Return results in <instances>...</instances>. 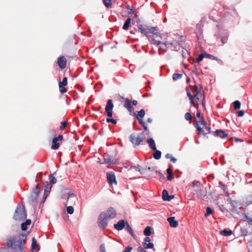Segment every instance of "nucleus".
<instances>
[{
	"label": "nucleus",
	"mask_w": 252,
	"mask_h": 252,
	"mask_svg": "<svg viewBox=\"0 0 252 252\" xmlns=\"http://www.w3.org/2000/svg\"><path fill=\"white\" fill-rule=\"evenodd\" d=\"M66 60L64 56H61L58 59V64L61 69H63L66 66Z\"/></svg>",
	"instance_id": "nucleus-15"
},
{
	"label": "nucleus",
	"mask_w": 252,
	"mask_h": 252,
	"mask_svg": "<svg viewBox=\"0 0 252 252\" xmlns=\"http://www.w3.org/2000/svg\"><path fill=\"white\" fill-rule=\"evenodd\" d=\"M192 186L193 187H195V186H200V183L198 182H196V181H194L192 182Z\"/></svg>",
	"instance_id": "nucleus-60"
},
{
	"label": "nucleus",
	"mask_w": 252,
	"mask_h": 252,
	"mask_svg": "<svg viewBox=\"0 0 252 252\" xmlns=\"http://www.w3.org/2000/svg\"><path fill=\"white\" fill-rule=\"evenodd\" d=\"M245 221H247L249 224H252V218H250L247 215L245 214L244 215Z\"/></svg>",
	"instance_id": "nucleus-40"
},
{
	"label": "nucleus",
	"mask_w": 252,
	"mask_h": 252,
	"mask_svg": "<svg viewBox=\"0 0 252 252\" xmlns=\"http://www.w3.org/2000/svg\"><path fill=\"white\" fill-rule=\"evenodd\" d=\"M195 127L197 129V130L198 131V134H203L204 135H206L207 133L204 132V131L203 129L199 126L198 124H196L195 125Z\"/></svg>",
	"instance_id": "nucleus-28"
},
{
	"label": "nucleus",
	"mask_w": 252,
	"mask_h": 252,
	"mask_svg": "<svg viewBox=\"0 0 252 252\" xmlns=\"http://www.w3.org/2000/svg\"><path fill=\"white\" fill-rule=\"evenodd\" d=\"M151 241V239L150 237H146L145 238H144V242H149L150 243V242Z\"/></svg>",
	"instance_id": "nucleus-61"
},
{
	"label": "nucleus",
	"mask_w": 252,
	"mask_h": 252,
	"mask_svg": "<svg viewBox=\"0 0 252 252\" xmlns=\"http://www.w3.org/2000/svg\"><path fill=\"white\" fill-rule=\"evenodd\" d=\"M42 173L40 172L38 173L37 175L36 178L35 179V182H41L42 181Z\"/></svg>",
	"instance_id": "nucleus-42"
},
{
	"label": "nucleus",
	"mask_w": 252,
	"mask_h": 252,
	"mask_svg": "<svg viewBox=\"0 0 252 252\" xmlns=\"http://www.w3.org/2000/svg\"><path fill=\"white\" fill-rule=\"evenodd\" d=\"M143 247L145 249H153L154 248V244L152 243H147L146 242H143Z\"/></svg>",
	"instance_id": "nucleus-29"
},
{
	"label": "nucleus",
	"mask_w": 252,
	"mask_h": 252,
	"mask_svg": "<svg viewBox=\"0 0 252 252\" xmlns=\"http://www.w3.org/2000/svg\"><path fill=\"white\" fill-rule=\"evenodd\" d=\"M26 240V236L24 235L17 237H10L7 239V247L11 248L15 251L23 252Z\"/></svg>",
	"instance_id": "nucleus-2"
},
{
	"label": "nucleus",
	"mask_w": 252,
	"mask_h": 252,
	"mask_svg": "<svg viewBox=\"0 0 252 252\" xmlns=\"http://www.w3.org/2000/svg\"><path fill=\"white\" fill-rule=\"evenodd\" d=\"M147 143L149 144L150 148L153 150H156L157 148L155 141L153 138H149L147 140Z\"/></svg>",
	"instance_id": "nucleus-20"
},
{
	"label": "nucleus",
	"mask_w": 252,
	"mask_h": 252,
	"mask_svg": "<svg viewBox=\"0 0 252 252\" xmlns=\"http://www.w3.org/2000/svg\"><path fill=\"white\" fill-rule=\"evenodd\" d=\"M126 9H127L128 10H129L128 11V13L129 14H130L132 13V9L131 8L130 5H126Z\"/></svg>",
	"instance_id": "nucleus-57"
},
{
	"label": "nucleus",
	"mask_w": 252,
	"mask_h": 252,
	"mask_svg": "<svg viewBox=\"0 0 252 252\" xmlns=\"http://www.w3.org/2000/svg\"><path fill=\"white\" fill-rule=\"evenodd\" d=\"M163 44L165 46H168V47H170L172 48V50L175 51H178L180 49V44L178 41H166L164 42Z\"/></svg>",
	"instance_id": "nucleus-9"
},
{
	"label": "nucleus",
	"mask_w": 252,
	"mask_h": 252,
	"mask_svg": "<svg viewBox=\"0 0 252 252\" xmlns=\"http://www.w3.org/2000/svg\"><path fill=\"white\" fill-rule=\"evenodd\" d=\"M31 223V220L30 219L27 220L26 221L21 224V229L22 230L25 231L27 229V225Z\"/></svg>",
	"instance_id": "nucleus-21"
},
{
	"label": "nucleus",
	"mask_w": 252,
	"mask_h": 252,
	"mask_svg": "<svg viewBox=\"0 0 252 252\" xmlns=\"http://www.w3.org/2000/svg\"><path fill=\"white\" fill-rule=\"evenodd\" d=\"M192 91H193V94H191L190 91L189 90H187V94L189 98L191 104L193 105H195V104L194 103V102H193V99H194V98H195L198 95V94L199 93V91L198 90L197 87L195 86L193 88Z\"/></svg>",
	"instance_id": "nucleus-7"
},
{
	"label": "nucleus",
	"mask_w": 252,
	"mask_h": 252,
	"mask_svg": "<svg viewBox=\"0 0 252 252\" xmlns=\"http://www.w3.org/2000/svg\"><path fill=\"white\" fill-rule=\"evenodd\" d=\"M145 138L144 132L143 131L138 133L137 135L133 133L130 135L129 138V141L133 145L134 147H135L139 145L141 142H142Z\"/></svg>",
	"instance_id": "nucleus-3"
},
{
	"label": "nucleus",
	"mask_w": 252,
	"mask_h": 252,
	"mask_svg": "<svg viewBox=\"0 0 252 252\" xmlns=\"http://www.w3.org/2000/svg\"><path fill=\"white\" fill-rule=\"evenodd\" d=\"M37 197H38V195L32 192L31 197H30L31 200L32 202L34 203V202H35Z\"/></svg>",
	"instance_id": "nucleus-39"
},
{
	"label": "nucleus",
	"mask_w": 252,
	"mask_h": 252,
	"mask_svg": "<svg viewBox=\"0 0 252 252\" xmlns=\"http://www.w3.org/2000/svg\"><path fill=\"white\" fill-rule=\"evenodd\" d=\"M130 22L131 19L130 18H127L124 23V25L123 27V29L124 30H127L129 27Z\"/></svg>",
	"instance_id": "nucleus-23"
},
{
	"label": "nucleus",
	"mask_w": 252,
	"mask_h": 252,
	"mask_svg": "<svg viewBox=\"0 0 252 252\" xmlns=\"http://www.w3.org/2000/svg\"><path fill=\"white\" fill-rule=\"evenodd\" d=\"M232 231L231 230L223 229L220 231V234L221 235L225 236H228L232 234Z\"/></svg>",
	"instance_id": "nucleus-24"
},
{
	"label": "nucleus",
	"mask_w": 252,
	"mask_h": 252,
	"mask_svg": "<svg viewBox=\"0 0 252 252\" xmlns=\"http://www.w3.org/2000/svg\"><path fill=\"white\" fill-rule=\"evenodd\" d=\"M214 36L216 37L217 41H220L222 44L227 42L228 35L227 33L224 32V33L220 31L218 33H215Z\"/></svg>",
	"instance_id": "nucleus-6"
},
{
	"label": "nucleus",
	"mask_w": 252,
	"mask_h": 252,
	"mask_svg": "<svg viewBox=\"0 0 252 252\" xmlns=\"http://www.w3.org/2000/svg\"><path fill=\"white\" fill-rule=\"evenodd\" d=\"M185 118L187 121H189L191 119L192 117L190 113L187 112L185 114Z\"/></svg>",
	"instance_id": "nucleus-50"
},
{
	"label": "nucleus",
	"mask_w": 252,
	"mask_h": 252,
	"mask_svg": "<svg viewBox=\"0 0 252 252\" xmlns=\"http://www.w3.org/2000/svg\"><path fill=\"white\" fill-rule=\"evenodd\" d=\"M216 136L220 137L221 138H225L228 137L227 134L223 130L217 129L215 132Z\"/></svg>",
	"instance_id": "nucleus-16"
},
{
	"label": "nucleus",
	"mask_w": 252,
	"mask_h": 252,
	"mask_svg": "<svg viewBox=\"0 0 252 252\" xmlns=\"http://www.w3.org/2000/svg\"><path fill=\"white\" fill-rule=\"evenodd\" d=\"M66 125H67V122L66 121H63L61 123V125L60 127V129L61 130H63L65 126H66Z\"/></svg>",
	"instance_id": "nucleus-46"
},
{
	"label": "nucleus",
	"mask_w": 252,
	"mask_h": 252,
	"mask_svg": "<svg viewBox=\"0 0 252 252\" xmlns=\"http://www.w3.org/2000/svg\"><path fill=\"white\" fill-rule=\"evenodd\" d=\"M67 78L66 77H64L63 78V80L62 82H60L59 83V86H65L67 85Z\"/></svg>",
	"instance_id": "nucleus-38"
},
{
	"label": "nucleus",
	"mask_w": 252,
	"mask_h": 252,
	"mask_svg": "<svg viewBox=\"0 0 252 252\" xmlns=\"http://www.w3.org/2000/svg\"><path fill=\"white\" fill-rule=\"evenodd\" d=\"M108 218L105 214L101 213L98 219V225L102 230H104L108 224Z\"/></svg>",
	"instance_id": "nucleus-5"
},
{
	"label": "nucleus",
	"mask_w": 252,
	"mask_h": 252,
	"mask_svg": "<svg viewBox=\"0 0 252 252\" xmlns=\"http://www.w3.org/2000/svg\"><path fill=\"white\" fill-rule=\"evenodd\" d=\"M111 117H109L108 118L106 119V122L108 123H112L113 124H117V120H115V119H112L111 118Z\"/></svg>",
	"instance_id": "nucleus-43"
},
{
	"label": "nucleus",
	"mask_w": 252,
	"mask_h": 252,
	"mask_svg": "<svg viewBox=\"0 0 252 252\" xmlns=\"http://www.w3.org/2000/svg\"><path fill=\"white\" fill-rule=\"evenodd\" d=\"M204 58V55L203 54H200L198 58L196 59V63H199L200 62L202 61Z\"/></svg>",
	"instance_id": "nucleus-49"
},
{
	"label": "nucleus",
	"mask_w": 252,
	"mask_h": 252,
	"mask_svg": "<svg viewBox=\"0 0 252 252\" xmlns=\"http://www.w3.org/2000/svg\"><path fill=\"white\" fill-rule=\"evenodd\" d=\"M145 115V111L144 109H141L140 111L137 112V114L136 115L134 113V115L136 116V118L138 121L139 124H144V122L142 120V118Z\"/></svg>",
	"instance_id": "nucleus-13"
},
{
	"label": "nucleus",
	"mask_w": 252,
	"mask_h": 252,
	"mask_svg": "<svg viewBox=\"0 0 252 252\" xmlns=\"http://www.w3.org/2000/svg\"><path fill=\"white\" fill-rule=\"evenodd\" d=\"M151 234V228L150 226H147L144 230V234L148 236H150Z\"/></svg>",
	"instance_id": "nucleus-31"
},
{
	"label": "nucleus",
	"mask_w": 252,
	"mask_h": 252,
	"mask_svg": "<svg viewBox=\"0 0 252 252\" xmlns=\"http://www.w3.org/2000/svg\"><path fill=\"white\" fill-rule=\"evenodd\" d=\"M138 252H147L144 249V247L139 246L137 248Z\"/></svg>",
	"instance_id": "nucleus-54"
},
{
	"label": "nucleus",
	"mask_w": 252,
	"mask_h": 252,
	"mask_svg": "<svg viewBox=\"0 0 252 252\" xmlns=\"http://www.w3.org/2000/svg\"><path fill=\"white\" fill-rule=\"evenodd\" d=\"M163 43L161 42L160 44H162V46H161L159 48V54H163L164 53H165L166 51V48H168V46H165L164 44H163Z\"/></svg>",
	"instance_id": "nucleus-26"
},
{
	"label": "nucleus",
	"mask_w": 252,
	"mask_h": 252,
	"mask_svg": "<svg viewBox=\"0 0 252 252\" xmlns=\"http://www.w3.org/2000/svg\"><path fill=\"white\" fill-rule=\"evenodd\" d=\"M174 198L173 195H169L168 191L164 189L162 191V199L164 201H170L172 199Z\"/></svg>",
	"instance_id": "nucleus-17"
},
{
	"label": "nucleus",
	"mask_w": 252,
	"mask_h": 252,
	"mask_svg": "<svg viewBox=\"0 0 252 252\" xmlns=\"http://www.w3.org/2000/svg\"><path fill=\"white\" fill-rule=\"evenodd\" d=\"M229 203L232 206V209L236 210L237 207V202L235 200L230 199Z\"/></svg>",
	"instance_id": "nucleus-32"
},
{
	"label": "nucleus",
	"mask_w": 252,
	"mask_h": 252,
	"mask_svg": "<svg viewBox=\"0 0 252 252\" xmlns=\"http://www.w3.org/2000/svg\"><path fill=\"white\" fill-rule=\"evenodd\" d=\"M104 214H105L106 215V217L108 219H113L115 218L116 216V211L112 207L109 208L106 213H104Z\"/></svg>",
	"instance_id": "nucleus-14"
},
{
	"label": "nucleus",
	"mask_w": 252,
	"mask_h": 252,
	"mask_svg": "<svg viewBox=\"0 0 252 252\" xmlns=\"http://www.w3.org/2000/svg\"><path fill=\"white\" fill-rule=\"evenodd\" d=\"M132 250V247L130 246H128L125 248L123 252H131Z\"/></svg>",
	"instance_id": "nucleus-55"
},
{
	"label": "nucleus",
	"mask_w": 252,
	"mask_h": 252,
	"mask_svg": "<svg viewBox=\"0 0 252 252\" xmlns=\"http://www.w3.org/2000/svg\"><path fill=\"white\" fill-rule=\"evenodd\" d=\"M52 186L51 184H50V183H49V182H47L46 185V186L45 187V189H44L45 192H50L51 188H52Z\"/></svg>",
	"instance_id": "nucleus-36"
},
{
	"label": "nucleus",
	"mask_w": 252,
	"mask_h": 252,
	"mask_svg": "<svg viewBox=\"0 0 252 252\" xmlns=\"http://www.w3.org/2000/svg\"><path fill=\"white\" fill-rule=\"evenodd\" d=\"M49 183L50 184H54L57 182V179L53 174H50L49 176Z\"/></svg>",
	"instance_id": "nucleus-34"
},
{
	"label": "nucleus",
	"mask_w": 252,
	"mask_h": 252,
	"mask_svg": "<svg viewBox=\"0 0 252 252\" xmlns=\"http://www.w3.org/2000/svg\"><path fill=\"white\" fill-rule=\"evenodd\" d=\"M172 157H173L172 156V155H171L170 154H169V153L166 154V155H165V158H170V159L172 158Z\"/></svg>",
	"instance_id": "nucleus-63"
},
{
	"label": "nucleus",
	"mask_w": 252,
	"mask_h": 252,
	"mask_svg": "<svg viewBox=\"0 0 252 252\" xmlns=\"http://www.w3.org/2000/svg\"><path fill=\"white\" fill-rule=\"evenodd\" d=\"M241 106V103L239 100H236L233 102V107L234 109H239Z\"/></svg>",
	"instance_id": "nucleus-35"
},
{
	"label": "nucleus",
	"mask_w": 252,
	"mask_h": 252,
	"mask_svg": "<svg viewBox=\"0 0 252 252\" xmlns=\"http://www.w3.org/2000/svg\"><path fill=\"white\" fill-rule=\"evenodd\" d=\"M170 160L172 161L173 163L176 162L177 159L174 157H172V158H170Z\"/></svg>",
	"instance_id": "nucleus-64"
},
{
	"label": "nucleus",
	"mask_w": 252,
	"mask_h": 252,
	"mask_svg": "<svg viewBox=\"0 0 252 252\" xmlns=\"http://www.w3.org/2000/svg\"><path fill=\"white\" fill-rule=\"evenodd\" d=\"M144 128V130L147 131L148 130V127L145 124V123L144 122V124H140Z\"/></svg>",
	"instance_id": "nucleus-59"
},
{
	"label": "nucleus",
	"mask_w": 252,
	"mask_h": 252,
	"mask_svg": "<svg viewBox=\"0 0 252 252\" xmlns=\"http://www.w3.org/2000/svg\"><path fill=\"white\" fill-rule=\"evenodd\" d=\"M194 191L196 192V194L198 196H202V190H201V189H198V190L194 189Z\"/></svg>",
	"instance_id": "nucleus-56"
},
{
	"label": "nucleus",
	"mask_w": 252,
	"mask_h": 252,
	"mask_svg": "<svg viewBox=\"0 0 252 252\" xmlns=\"http://www.w3.org/2000/svg\"><path fill=\"white\" fill-rule=\"evenodd\" d=\"M213 213V210L210 207H207L206 209V212L205 214V217H207L210 215L212 214Z\"/></svg>",
	"instance_id": "nucleus-41"
},
{
	"label": "nucleus",
	"mask_w": 252,
	"mask_h": 252,
	"mask_svg": "<svg viewBox=\"0 0 252 252\" xmlns=\"http://www.w3.org/2000/svg\"><path fill=\"white\" fill-rule=\"evenodd\" d=\"M126 222V221L121 220L114 225V228L117 230H121L125 228Z\"/></svg>",
	"instance_id": "nucleus-11"
},
{
	"label": "nucleus",
	"mask_w": 252,
	"mask_h": 252,
	"mask_svg": "<svg viewBox=\"0 0 252 252\" xmlns=\"http://www.w3.org/2000/svg\"><path fill=\"white\" fill-rule=\"evenodd\" d=\"M36 246V241L35 239V238H33L32 239V248L33 249H35V247Z\"/></svg>",
	"instance_id": "nucleus-52"
},
{
	"label": "nucleus",
	"mask_w": 252,
	"mask_h": 252,
	"mask_svg": "<svg viewBox=\"0 0 252 252\" xmlns=\"http://www.w3.org/2000/svg\"><path fill=\"white\" fill-rule=\"evenodd\" d=\"M63 136L62 135H59L58 137H55L52 140L53 144L52 146V149L53 150H57L59 147V144L57 141H61L63 139Z\"/></svg>",
	"instance_id": "nucleus-12"
},
{
	"label": "nucleus",
	"mask_w": 252,
	"mask_h": 252,
	"mask_svg": "<svg viewBox=\"0 0 252 252\" xmlns=\"http://www.w3.org/2000/svg\"><path fill=\"white\" fill-rule=\"evenodd\" d=\"M167 221L169 223L170 225L172 227H176L178 226V221L175 220L174 217H169L167 218Z\"/></svg>",
	"instance_id": "nucleus-18"
},
{
	"label": "nucleus",
	"mask_w": 252,
	"mask_h": 252,
	"mask_svg": "<svg viewBox=\"0 0 252 252\" xmlns=\"http://www.w3.org/2000/svg\"><path fill=\"white\" fill-rule=\"evenodd\" d=\"M182 77V74L174 73L173 74L172 78L174 80H177L178 79L181 78Z\"/></svg>",
	"instance_id": "nucleus-37"
},
{
	"label": "nucleus",
	"mask_w": 252,
	"mask_h": 252,
	"mask_svg": "<svg viewBox=\"0 0 252 252\" xmlns=\"http://www.w3.org/2000/svg\"><path fill=\"white\" fill-rule=\"evenodd\" d=\"M112 0H103V2L104 5L107 7L110 8L112 6Z\"/></svg>",
	"instance_id": "nucleus-33"
},
{
	"label": "nucleus",
	"mask_w": 252,
	"mask_h": 252,
	"mask_svg": "<svg viewBox=\"0 0 252 252\" xmlns=\"http://www.w3.org/2000/svg\"><path fill=\"white\" fill-rule=\"evenodd\" d=\"M60 88V92L61 94H64L67 92V89L63 86H59Z\"/></svg>",
	"instance_id": "nucleus-47"
},
{
	"label": "nucleus",
	"mask_w": 252,
	"mask_h": 252,
	"mask_svg": "<svg viewBox=\"0 0 252 252\" xmlns=\"http://www.w3.org/2000/svg\"><path fill=\"white\" fill-rule=\"evenodd\" d=\"M207 57H208L209 58L216 60V61H220V60L217 57H215L213 55H210V54H206V55Z\"/></svg>",
	"instance_id": "nucleus-48"
},
{
	"label": "nucleus",
	"mask_w": 252,
	"mask_h": 252,
	"mask_svg": "<svg viewBox=\"0 0 252 252\" xmlns=\"http://www.w3.org/2000/svg\"><path fill=\"white\" fill-rule=\"evenodd\" d=\"M240 233L242 236H246L248 234V231L247 229L245 228H241L240 229Z\"/></svg>",
	"instance_id": "nucleus-45"
},
{
	"label": "nucleus",
	"mask_w": 252,
	"mask_h": 252,
	"mask_svg": "<svg viewBox=\"0 0 252 252\" xmlns=\"http://www.w3.org/2000/svg\"><path fill=\"white\" fill-rule=\"evenodd\" d=\"M107 178L109 184L112 185L114 183L117 184L116 177L115 174L113 172L107 173Z\"/></svg>",
	"instance_id": "nucleus-10"
},
{
	"label": "nucleus",
	"mask_w": 252,
	"mask_h": 252,
	"mask_svg": "<svg viewBox=\"0 0 252 252\" xmlns=\"http://www.w3.org/2000/svg\"><path fill=\"white\" fill-rule=\"evenodd\" d=\"M138 29L141 33L147 37L151 44L156 46L160 45L161 36L157 28L139 24Z\"/></svg>",
	"instance_id": "nucleus-1"
},
{
	"label": "nucleus",
	"mask_w": 252,
	"mask_h": 252,
	"mask_svg": "<svg viewBox=\"0 0 252 252\" xmlns=\"http://www.w3.org/2000/svg\"><path fill=\"white\" fill-rule=\"evenodd\" d=\"M244 115V112L243 110H240L237 112L238 117H242Z\"/></svg>",
	"instance_id": "nucleus-58"
},
{
	"label": "nucleus",
	"mask_w": 252,
	"mask_h": 252,
	"mask_svg": "<svg viewBox=\"0 0 252 252\" xmlns=\"http://www.w3.org/2000/svg\"><path fill=\"white\" fill-rule=\"evenodd\" d=\"M27 218V213L25 207L18 205L13 215V219L16 220H24Z\"/></svg>",
	"instance_id": "nucleus-4"
},
{
	"label": "nucleus",
	"mask_w": 252,
	"mask_h": 252,
	"mask_svg": "<svg viewBox=\"0 0 252 252\" xmlns=\"http://www.w3.org/2000/svg\"><path fill=\"white\" fill-rule=\"evenodd\" d=\"M125 102L124 104L125 107L129 111H131V110H133V107L131 105V101L127 98L125 99Z\"/></svg>",
	"instance_id": "nucleus-19"
},
{
	"label": "nucleus",
	"mask_w": 252,
	"mask_h": 252,
	"mask_svg": "<svg viewBox=\"0 0 252 252\" xmlns=\"http://www.w3.org/2000/svg\"><path fill=\"white\" fill-rule=\"evenodd\" d=\"M133 168H134L135 169V170H136V171H139V172L141 171V166H139V165H138L137 166H134Z\"/></svg>",
	"instance_id": "nucleus-62"
},
{
	"label": "nucleus",
	"mask_w": 252,
	"mask_h": 252,
	"mask_svg": "<svg viewBox=\"0 0 252 252\" xmlns=\"http://www.w3.org/2000/svg\"><path fill=\"white\" fill-rule=\"evenodd\" d=\"M99 250L100 252H106L105 246L104 244H102L100 246Z\"/></svg>",
	"instance_id": "nucleus-51"
},
{
	"label": "nucleus",
	"mask_w": 252,
	"mask_h": 252,
	"mask_svg": "<svg viewBox=\"0 0 252 252\" xmlns=\"http://www.w3.org/2000/svg\"><path fill=\"white\" fill-rule=\"evenodd\" d=\"M166 172L168 174L167 177V179L168 181L172 180L173 179L174 176H173V174L172 172L171 169L170 168H167L166 170Z\"/></svg>",
	"instance_id": "nucleus-27"
},
{
	"label": "nucleus",
	"mask_w": 252,
	"mask_h": 252,
	"mask_svg": "<svg viewBox=\"0 0 252 252\" xmlns=\"http://www.w3.org/2000/svg\"><path fill=\"white\" fill-rule=\"evenodd\" d=\"M66 211L68 214H72L74 212L73 208L71 206H68L66 208Z\"/></svg>",
	"instance_id": "nucleus-44"
},
{
	"label": "nucleus",
	"mask_w": 252,
	"mask_h": 252,
	"mask_svg": "<svg viewBox=\"0 0 252 252\" xmlns=\"http://www.w3.org/2000/svg\"><path fill=\"white\" fill-rule=\"evenodd\" d=\"M114 105L111 99H108L105 107V112L109 117H112L113 116V108Z\"/></svg>",
	"instance_id": "nucleus-8"
},
{
	"label": "nucleus",
	"mask_w": 252,
	"mask_h": 252,
	"mask_svg": "<svg viewBox=\"0 0 252 252\" xmlns=\"http://www.w3.org/2000/svg\"><path fill=\"white\" fill-rule=\"evenodd\" d=\"M155 152L153 154V157L156 159H159L161 158V153L160 151L157 150V149L156 150H154Z\"/></svg>",
	"instance_id": "nucleus-25"
},
{
	"label": "nucleus",
	"mask_w": 252,
	"mask_h": 252,
	"mask_svg": "<svg viewBox=\"0 0 252 252\" xmlns=\"http://www.w3.org/2000/svg\"><path fill=\"white\" fill-rule=\"evenodd\" d=\"M104 163H112L111 158L110 157L104 158Z\"/></svg>",
	"instance_id": "nucleus-53"
},
{
	"label": "nucleus",
	"mask_w": 252,
	"mask_h": 252,
	"mask_svg": "<svg viewBox=\"0 0 252 252\" xmlns=\"http://www.w3.org/2000/svg\"><path fill=\"white\" fill-rule=\"evenodd\" d=\"M40 185L38 184H37L35 186V188L32 191V192L34 194H35L37 195H38L39 193H40Z\"/></svg>",
	"instance_id": "nucleus-30"
},
{
	"label": "nucleus",
	"mask_w": 252,
	"mask_h": 252,
	"mask_svg": "<svg viewBox=\"0 0 252 252\" xmlns=\"http://www.w3.org/2000/svg\"><path fill=\"white\" fill-rule=\"evenodd\" d=\"M125 228L126 230L128 231L133 237H134V234L132 230V229L130 227V225L127 223V222L126 224Z\"/></svg>",
	"instance_id": "nucleus-22"
}]
</instances>
